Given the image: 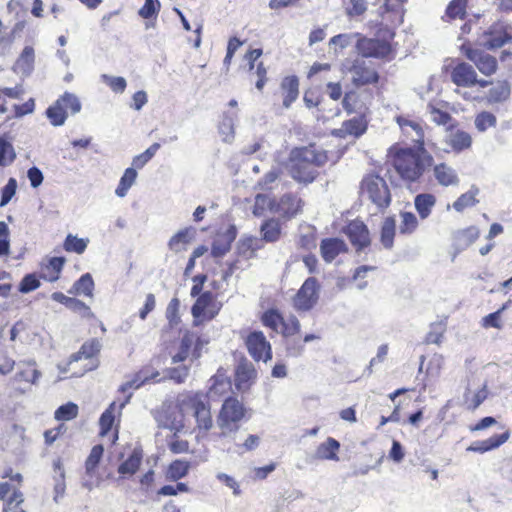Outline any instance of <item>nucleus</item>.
Wrapping results in <instances>:
<instances>
[{
  "label": "nucleus",
  "instance_id": "1",
  "mask_svg": "<svg viewBox=\"0 0 512 512\" xmlns=\"http://www.w3.org/2000/svg\"><path fill=\"white\" fill-rule=\"evenodd\" d=\"M387 157L397 175L406 183L418 182L434 163L433 156L425 148L423 151L416 147H402L398 143L388 149Z\"/></svg>",
  "mask_w": 512,
  "mask_h": 512
},
{
  "label": "nucleus",
  "instance_id": "2",
  "mask_svg": "<svg viewBox=\"0 0 512 512\" xmlns=\"http://www.w3.org/2000/svg\"><path fill=\"white\" fill-rule=\"evenodd\" d=\"M329 161L328 152L315 143L293 147L287 165L290 176L301 184H310L319 176V169Z\"/></svg>",
  "mask_w": 512,
  "mask_h": 512
},
{
  "label": "nucleus",
  "instance_id": "3",
  "mask_svg": "<svg viewBox=\"0 0 512 512\" xmlns=\"http://www.w3.org/2000/svg\"><path fill=\"white\" fill-rule=\"evenodd\" d=\"M177 407L182 413L190 414L195 421L193 432L197 441L205 440L214 427L211 411V401L208 393L198 391H185L177 399Z\"/></svg>",
  "mask_w": 512,
  "mask_h": 512
},
{
  "label": "nucleus",
  "instance_id": "4",
  "mask_svg": "<svg viewBox=\"0 0 512 512\" xmlns=\"http://www.w3.org/2000/svg\"><path fill=\"white\" fill-rule=\"evenodd\" d=\"M2 477L9 478V481L0 482V500L3 502L2 512H27L25 496L21 490L22 474L13 473L12 468H8Z\"/></svg>",
  "mask_w": 512,
  "mask_h": 512
},
{
  "label": "nucleus",
  "instance_id": "5",
  "mask_svg": "<svg viewBox=\"0 0 512 512\" xmlns=\"http://www.w3.org/2000/svg\"><path fill=\"white\" fill-rule=\"evenodd\" d=\"M387 39L368 38L360 33H355L356 49L363 58H375L382 61H391L395 58L396 49L392 46L390 40L395 36V32L386 29Z\"/></svg>",
  "mask_w": 512,
  "mask_h": 512
},
{
  "label": "nucleus",
  "instance_id": "6",
  "mask_svg": "<svg viewBox=\"0 0 512 512\" xmlns=\"http://www.w3.org/2000/svg\"><path fill=\"white\" fill-rule=\"evenodd\" d=\"M249 418L248 410L236 397H227L218 412L217 424L225 435L227 432H236L243 420Z\"/></svg>",
  "mask_w": 512,
  "mask_h": 512
},
{
  "label": "nucleus",
  "instance_id": "7",
  "mask_svg": "<svg viewBox=\"0 0 512 512\" xmlns=\"http://www.w3.org/2000/svg\"><path fill=\"white\" fill-rule=\"evenodd\" d=\"M130 398L131 393L119 404L113 401L99 418V437L106 438L110 446L115 445L119 439L122 410L130 401Z\"/></svg>",
  "mask_w": 512,
  "mask_h": 512
},
{
  "label": "nucleus",
  "instance_id": "8",
  "mask_svg": "<svg viewBox=\"0 0 512 512\" xmlns=\"http://www.w3.org/2000/svg\"><path fill=\"white\" fill-rule=\"evenodd\" d=\"M101 347L102 345L97 338L85 341L81 345L80 349L69 357L68 365L72 367L77 365L79 362H82L79 366V371L77 372L79 375L95 370L100 364L99 354Z\"/></svg>",
  "mask_w": 512,
  "mask_h": 512
},
{
  "label": "nucleus",
  "instance_id": "9",
  "mask_svg": "<svg viewBox=\"0 0 512 512\" xmlns=\"http://www.w3.org/2000/svg\"><path fill=\"white\" fill-rule=\"evenodd\" d=\"M223 304L217 300V294L204 291L191 308L193 325L200 326L213 320L221 311Z\"/></svg>",
  "mask_w": 512,
  "mask_h": 512
},
{
  "label": "nucleus",
  "instance_id": "10",
  "mask_svg": "<svg viewBox=\"0 0 512 512\" xmlns=\"http://www.w3.org/2000/svg\"><path fill=\"white\" fill-rule=\"evenodd\" d=\"M261 323L275 333H280L284 338L294 336L300 332L301 325L296 316L291 315L287 320L274 308L267 309L260 317Z\"/></svg>",
  "mask_w": 512,
  "mask_h": 512
},
{
  "label": "nucleus",
  "instance_id": "11",
  "mask_svg": "<svg viewBox=\"0 0 512 512\" xmlns=\"http://www.w3.org/2000/svg\"><path fill=\"white\" fill-rule=\"evenodd\" d=\"M362 195L367 196L378 208L385 209L391 203V194L386 181L374 174L365 176L360 184Z\"/></svg>",
  "mask_w": 512,
  "mask_h": 512
},
{
  "label": "nucleus",
  "instance_id": "12",
  "mask_svg": "<svg viewBox=\"0 0 512 512\" xmlns=\"http://www.w3.org/2000/svg\"><path fill=\"white\" fill-rule=\"evenodd\" d=\"M446 72L449 73L451 81L459 87H472L478 85L482 88L491 84L487 80H478L477 73L474 68L458 59H452L451 62L445 67Z\"/></svg>",
  "mask_w": 512,
  "mask_h": 512
},
{
  "label": "nucleus",
  "instance_id": "13",
  "mask_svg": "<svg viewBox=\"0 0 512 512\" xmlns=\"http://www.w3.org/2000/svg\"><path fill=\"white\" fill-rule=\"evenodd\" d=\"M347 70L351 75L352 84L357 88L368 85L376 86L381 78L377 69L365 59H354Z\"/></svg>",
  "mask_w": 512,
  "mask_h": 512
},
{
  "label": "nucleus",
  "instance_id": "14",
  "mask_svg": "<svg viewBox=\"0 0 512 512\" xmlns=\"http://www.w3.org/2000/svg\"><path fill=\"white\" fill-rule=\"evenodd\" d=\"M245 347L254 361L268 362L272 359V347L262 331H251L244 338Z\"/></svg>",
  "mask_w": 512,
  "mask_h": 512
},
{
  "label": "nucleus",
  "instance_id": "15",
  "mask_svg": "<svg viewBox=\"0 0 512 512\" xmlns=\"http://www.w3.org/2000/svg\"><path fill=\"white\" fill-rule=\"evenodd\" d=\"M320 285L315 277L307 278L293 297V307L296 311H309L317 303Z\"/></svg>",
  "mask_w": 512,
  "mask_h": 512
},
{
  "label": "nucleus",
  "instance_id": "16",
  "mask_svg": "<svg viewBox=\"0 0 512 512\" xmlns=\"http://www.w3.org/2000/svg\"><path fill=\"white\" fill-rule=\"evenodd\" d=\"M402 134L413 143L414 147L423 150L425 147L424 122L414 120L409 116L399 115L395 118Z\"/></svg>",
  "mask_w": 512,
  "mask_h": 512
},
{
  "label": "nucleus",
  "instance_id": "17",
  "mask_svg": "<svg viewBox=\"0 0 512 512\" xmlns=\"http://www.w3.org/2000/svg\"><path fill=\"white\" fill-rule=\"evenodd\" d=\"M344 233L357 252L371 245L370 231L360 219L351 220L344 228Z\"/></svg>",
  "mask_w": 512,
  "mask_h": 512
},
{
  "label": "nucleus",
  "instance_id": "18",
  "mask_svg": "<svg viewBox=\"0 0 512 512\" xmlns=\"http://www.w3.org/2000/svg\"><path fill=\"white\" fill-rule=\"evenodd\" d=\"M461 48L466 58L472 61L482 74L490 76L496 72L497 60L494 56L483 51L473 49L466 44H463Z\"/></svg>",
  "mask_w": 512,
  "mask_h": 512
},
{
  "label": "nucleus",
  "instance_id": "19",
  "mask_svg": "<svg viewBox=\"0 0 512 512\" xmlns=\"http://www.w3.org/2000/svg\"><path fill=\"white\" fill-rule=\"evenodd\" d=\"M304 201L295 193H285L276 199L275 214L282 219L290 220L302 212Z\"/></svg>",
  "mask_w": 512,
  "mask_h": 512
},
{
  "label": "nucleus",
  "instance_id": "20",
  "mask_svg": "<svg viewBox=\"0 0 512 512\" xmlns=\"http://www.w3.org/2000/svg\"><path fill=\"white\" fill-rule=\"evenodd\" d=\"M485 45L490 48H500L507 43H512V25L496 22L492 24L486 33Z\"/></svg>",
  "mask_w": 512,
  "mask_h": 512
},
{
  "label": "nucleus",
  "instance_id": "21",
  "mask_svg": "<svg viewBox=\"0 0 512 512\" xmlns=\"http://www.w3.org/2000/svg\"><path fill=\"white\" fill-rule=\"evenodd\" d=\"M282 106L285 109L291 107V105L298 99L300 93V80L296 75L284 76L279 84L278 91Z\"/></svg>",
  "mask_w": 512,
  "mask_h": 512
},
{
  "label": "nucleus",
  "instance_id": "22",
  "mask_svg": "<svg viewBox=\"0 0 512 512\" xmlns=\"http://www.w3.org/2000/svg\"><path fill=\"white\" fill-rule=\"evenodd\" d=\"M406 1L407 0H384L379 8L380 16L393 26L401 25L404 21V4Z\"/></svg>",
  "mask_w": 512,
  "mask_h": 512
},
{
  "label": "nucleus",
  "instance_id": "23",
  "mask_svg": "<svg viewBox=\"0 0 512 512\" xmlns=\"http://www.w3.org/2000/svg\"><path fill=\"white\" fill-rule=\"evenodd\" d=\"M510 436V431L505 430L503 433L494 434L485 440L474 441L466 448V451L483 454L495 450L506 443Z\"/></svg>",
  "mask_w": 512,
  "mask_h": 512
},
{
  "label": "nucleus",
  "instance_id": "24",
  "mask_svg": "<svg viewBox=\"0 0 512 512\" xmlns=\"http://www.w3.org/2000/svg\"><path fill=\"white\" fill-rule=\"evenodd\" d=\"M445 143L452 152L459 154L472 147L473 138L469 132L451 127L449 134L445 138Z\"/></svg>",
  "mask_w": 512,
  "mask_h": 512
},
{
  "label": "nucleus",
  "instance_id": "25",
  "mask_svg": "<svg viewBox=\"0 0 512 512\" xmlns=\"http://www.w3.org/2000/svg\"><path fill=\"white\" fill-rule=\"evenodd\" d=\"M348 251L344 240L337 237L324 238L320 242V254L326 263L333 262L340 254Z\"/></svg>",
  "mask_w": 512,
  "mask_h": 512
},
{
  "label": "nucleus",
  "instance_id": "26",
  "mask_svg": "<svg viewBox=\"0 0 512 512\" xmlns=\"http://www.w3.org/2000/svg\"><path fill=\"white\" fill-rule=\"evenodd\" d=\"M236 237L234 227L228 229L225 233H217L211 247V254L215 258L224 256L231 248V244Z\"/></svg>",
  "mask_w": 512,
  "mask_h": 512
},
{
  "label": "nucleus",
  "instance_id": "27",
  "mask_svg": "<svg viewBox=\"0 0 512 512\" xmlns=\"http://www.w3.org/2000/svg\"><path fill=\"white\" fill-rule=\"evenodd\" d=\"M159 375L160 373L158 371H154L149 367H144L135 374L132 380L122 384L119 388V392L126 393L130 389H138L149 381L157 382L159 381Z\"/></svg>",
  "mask_w": 512,
  "mask_h": 512
},
{
  "label": "nucleus",
  "instance_id": "28",
  "mask_svg": "<svg viewBox=\"0 0 512 512\" xmlns=\"http://www.w3.org/2000/svg\"><path fill=\"white\" fill-rule=\"evenodd\" d=\"M433 175L441 186H457L460 182L457 172L448 164L442 162L434 165Z\"/></svg>",
  "mask_w": 512,
  "mask_h": 512
},
{
  "label": "nucleus",
  "instance_id": "29",
  "mask_svg": "<svg viewBox=\"0 0 512 512\" xmlns=\"http://www.w3.org/2000/svg\"><path fill=\"white\" fill-rule=\"evenodd\" d=\"M65 261L64 257L50 258L46 264L42 265L39 278L48 282H56L60 278Z\"/></svg>",
  "mask_w": 512,
  "mask_h": 512
},
{
  "label": "nucleus",
  "instance_id": "30",
  "mask_svg": "<svg viewBox=\"0 0 512 512\" xmlns=\"http://www.w3.org/2000/svg\"><path fill=\"white\" fill-rule=\"evenodd\" d=\"M143 452L141 449H134L131 454L119 465L118 473L126 478L134 475L142 463Z\"/></svg>",
  "mask_w": 512,
  "mask_h": 512
},
{
  "label": "nucleus",
  "instance_id": "31",
  "mask_svg": "<svg viewBox=\"0 0 512 512\" xmlns=\"http://www.w3.org/2000/svg\"><path fill=\"white\" fill-rule=\"evenodd\" d=\"M196 230L187 227L178 231L168 242L170 250L178 253L187 249L188 244L194 239Z\"/></svg>",
  "mask_w": 512,
  "mask_h": 512
},
{
  "label": "nucleus",
  "instance_id": "32",
  "mask_svg": "<svg viewBox=\"0 0 512 512\" xmlns=\"http://www.w3.org/2000/svg\"><path fill=\"white\" fill-rule=\"evenodd\" d=\"M210 381L211 385L209 390L214 395L223 396L232 388L231 379L223 368H219L211 377Z\"/></svg>",
  "mask_w": 512,
  "mask_h": 512
},
{
  "label": "nucleus",
  "instance_id": "33",
  "mask_svg": "<svg viewBox=\"0 0 512 512\" xmlns=\"http://www.w3.org/2000/svg\"><path fill=\"white\" fill-rule=\"evenodd\" d=\"M342 105L344 110L348 113H357V114H367L368 107L366 104L362 101L361 95L354 91H348L345 93Z\"/></svg>",
  "mask_w": 512,
  "mask_h": 512
},
{
  "label": "nucleus",
  "instance_id": "34",
  "mask_svg": "<svg viewBox=\"0 0 512 512\" xmlns=\"http://www.w3.org/2000/svg\"><path fill=\"white\" fill-rule=\"evenodd\" d=\"M396 236V220L393 216L386 217L380 228V243L383 248L391 250Z\"/></svg>",
  "mask_w": 512,
  "mask_h": 512
},
{
  "label": "nucleus",
  "instance_id": "35",
  "mask_svg": "<svg viewBox=\"0 0 512 512\" xmlns=\"http://www.w3.org/2000/svg\"><path fill=\"white\" fill-rule=\"evenodd\" d=\"M340 450V443L332 437H328L324 442L319 444L316 449L315 455L320 460H333L338 461V452Z\"/></svg>",
  "mask_w": 512,
  "mask_h": 512
},
{
  "label": "nucleus",
  "instance_id": "36",
  "mask_svg": "<svg viewBox=\"0 0 512 512\" xmlns=\"http://www.w3.org/2000/svg\"><path fill=\"white\" fill-rule=\"evenodd\" d=\"M367 114H358V116L345 120L342 124L343 131L351 136L359 137L363 135L368 128Z\"/></svg>",
  "mask_w": 512,
  "mask_h": 512
},
{
  "label": "nucleus",
  "instance_id": "37",
  "mask_svg": "<svg viewBox=\"0 0 512 512\" xmlns=\"http://www.w3.org/2000/svg\"><path fill=\"white\" fill-rule=\"evenodd\" d=\"M262 240L269 243L278 241L281 237V223L278 219L269 218L263 221L260 226Z\"/></svg>",
  "mask_w": 512,
  "mask_h": 512
},
{
  "label": "nucleus",
  "instance_id": "38",
  "mask_svg": "<svg viewBox=\"0 0 512 512\" xmlns=\"http://www.w3.org/2000/svg\"><path fill=\"white\" fill-rule=\"evenodd\" d=\"M436 197L431 193H421L414 198L415 209L421 219H426L436 204Z\"/></svg>",
  "mask_w": 512,
  "mask_h": 512
},
{
  "label": "nucleus",
  "instance_id": "39",
  "mask_svg": "<svg viewBox=\"0 0 512 512\" xmlns=\"http://www.w3.org/2000/svg\"><path fill=\"white\" fill-rule=\"evenodd\" d=\"M104 454V447L102 444L94 445L85 460V473L89 477H94L97 474L99 464Z\"/></svg>",
  "mask_w": 512,
  "mask_h": 512
},
{
  "label": "nucleus",
  "instance_id": "40",
  "mask_svg": "<svg viewBox=\"0 0 512 512\" xmlns=\"http://www.w3.org/2000/svg\"><path fill=\"white\" fill-rule=\"evenodd\" d=\"M276 198L266 194H257L254 198L253 214L256 217L264 216L267 212L275 214Z\"/></svg>",
  "mask_w": 512,
  "mask_h": 512
},
{
  "label": "nucleus",
  "instance_id": "41",
  "mask_svg": "<svg viewBox=\"0 0 512 512\" xmlns=\"http://www.w3.org/2000/svg\"><path fill=\"white\" fill-rule=\"evenodd\" d=\"M94 281L90 273L83 274L78 280H76L69 290L70 294L83 295L86 297H93Z\"/></svg>",
  "mask_w": 512,
  "mask_h": 512
},
{
  "label": "nucleus",
  "instance_id": "42",
  "mask_svg": "<svg viewBox=\"0 0 512 512\" xmlns=\"http://www.w3.org/2000/svg\"><path fill=\"white\" fill-rule=\"evenodd\" d=\"M171 430H175L174 435L168 442V448L173 454H182L189 452L190 444L187 440L180 439L177 436V432L181 431L184 428V424L182 421H179L177 424H172L169 426Z\"/></svg>",
  "mask_w": 512,
  "mask_h": 512
},
{
  "label": "nucleus",
  "instance_id": "43",
  "mask_svg": "<svg viewBox=\"0 0 512 512\" xmlns=\"http://www.w3.org/2000/svg\"><path fill=\"white\" fill-rule=\"evenodd\" d=\"M196 336L190 331H186L180 341L178 352L172 356L173 363H179L185 361L191 351V347L194 344Z\"/></svg>",
  "mask_w": 512,
  "mask_h": 512
},
{
  "label": "nucleus",
  "instance_id": "44",
  "mask_svg": "<svg viewBox=\"0 0 512 512\" xmlns=\"http://www.w3.org/2000/svg\"><path fill=\"white\" fill-rule=\"evenodd\" d=\"M40 372L37 370L34 362L25 363L13 377L15 382H26L34 384L38 380Z\"/></svg>",
  "mask_w": 512,
  "mask_h": 512
},
{
  "label": "nucleus",
  "instance_id": "45",
  "mask_svg": "<svg viewBox=\"0 0 512 512\" xmlns=\"http://www.w3.org/2000/svg\"><path fill=\"white\" fill-rule=\"evenodd\" d=\"M46 116L53 126H61L67 119V112L59 98L46 110Z\"/></svg>",
  "mask_w": 512,
  "mask_h": 512
},
{
  "label": "nucleus",
  "instance_id": "46",
  "mask_svg": "<svg viewBox=\"0 0 512 512\" xmlns=\"http://www.w3.org/2000/svg\"><path fill=\"white\" fill-rule=\"evenodd\" d=\"M136 178H137L136 169L133 167L127 168L124 171V173L119 181V184L115 190V194L121 198L125 197L129 191V189L135 183Z\"/></svg>",
  "mask_w": 512,
  "mask_h": 512
},
{
  "label": "nucleus",
  "instance_id": "47",
  "mask_svg": "<svg viewBox=\"0 0 512 512\" xmlns=\"http://www.w3.org/2000/svg\"><path fill=\"white\" fill-rule=\"evenodd\" d=\"M256 377V371L252 366L240 365L236 369L235 381L236 386L241 389L247 387Z\"/></svg>",
  "mask_w": 512,
  "mask_h": 512
},
{
  "label": "nucleus",
  "instance_id": "48",
  "mask_svg": "<svg viewBox=\"0 0 512 512\" xmlns=\"http://www.w3.org/2000/svg\"><path fill=\"white\" fill-rule=\"evenodd\" d=\"M190 469V463L184 460H174L172 461L167 469V478L173 481H178L179 479L185 477Z\"/></svg>",
  "mask_w": 512,
  "mask_h": 512
},
{
  "label": "nucleus",
  "instance_id": "49",
  "mask_svg": "<svg viewBox=\"0 0 512 512\" xmlns=\"http://www.w3.org/2000/svg\"><path fill=\"white\" fill-rule=\"evenodd\" d=\"M400 218L399 233L401 235H411L417 230L419 222L414 213L400 212Z\"/></svg>",
  "mask_w": 512,
  "mask_h": 512
},
{
  "label": "nucleus",
  "instance_id": "50",
  "mask_svg": "<svg viewBox=\"0 0 512 512\" xmlns=\"http://www.w3.org/2000/svg\"><path fill=\"white\" fill-rule=\"evenodd\" d=\"M88 243V239L78 238L75 235L68 234L64 240L63 249L66 252L82 254L86 250Z\"/></svg>",
  "mask_w": 512,
  "mask_h": 512
},
{
  "label": "nucleus",
  "instance_id": "51",
  "mask_svg": "<svg viewBox=\"0 0 512 512\" xmlns=\"http://www.w3.org/2000/svg\"><path fill=\"white\" fill-rule=\"evenodd\" d=\"M474 124L478 132H485L497 125V118L489 111H481L476 114Z\"/></svg>",
  "mask_w": 512,
  "mask_h": 512
},
{
  "label": "nucleus",
  "instance_id": "52",
  "mask_svg": "<svg viewBox=\"0 0 512 512\" xmlns=\"http://www.w3.org/2000/svg\"><path fill=\"white\" fill-rule=\"evenodd\" d=\"M467 0H451L448 4L445 17L449 20L464 19L466 17Z\"/></svg>",
  "mask_w": 512,
  "mask_h": 512
},
{
  "label": "nucleus",
  "instance_id": "53",
  "mask_svg": "<svg viewBox=\"0 0 512 512\" xmlns=\"http://www.w3.org/2000/svg\"><path fill=\"white\" fill-rule=\"evenodd\" d=\"M16 153L13 145L4 137H0V167L9 166L14 162Z\"/></svg>",
  "mask_w": 512,
  "mask_h": 512
},
{
  "label": "nucleus",
  "instance_id": "54",
  "mask_svg": "<svg viewBox=\"0 0 512 512\" xmlns=\"http://www.w3.org/2000/svg\"><path fill=\"white\" fill-rule=\"evenodd\" d=\"M79 414V407L73 402H68L59 406L55 413L54 418L58 421H69L75 419Z\"/></svg>",
  "mask_w": 512,
  "mask_h": 512
},
{
  "label": "nucleus",
  "instance_id": "55",
  "mask_svg": "<svg viewBox=\"0 0 512 512\" xmlns=\"http://www.w3.org/2000/svg\"><path fill=\"white\" fill-rule=\"evenodd\" d=\"M282 174L283 172L280 167H273L258 180L257 187L261 190H272L273 184L281 177Z\"/></svg>",
  "mask_w": 512,
  "mask_h": 512
},
{
  "label": "nucleus",
  "instance_id": "56",
  "mask_svg": "<svg viewBox=\"0 0 512 512\" xmlns=\"http://www.w3.org/2000/svg\"><path fill=\"white\" fill-rule=\"evenodd\" d=\"M478 203L476 192L470 190L461 194L453 203V208L457 212H462L466 208L473 207Z\"/></svg>",
  "mask_w": 512,
  "mask_h": 512
},
{
  "label": "nucleus",
  "instance_id": "57",
  "mask_svg": "<svg viewBox=\"0 0 512 512\" xmlns=\"http://www.w3.org/2000/svg\"><path fill=\"white\" fill-rule=\"evenodd\" d=\"M345 12L348 16H360L367 10L366 0H342Z\"/></svg>",
  "mask_w": 512,
  "mask_h": 512
},
{
  "label": "nucleus",
  "instance_id": "58",
  "mask_svg": "<svg viewBox=\"0 0 512 512\" xmlns=\"http://www.w3.org/2000/svg\"><path fill=\"white\" fill-rule=\"evenodd\" d=\"M253 76L256 77L255 87L258 91H263L265 85L268 82V68L263 61H259L253 71H250Z\"/></svg>",
  "mask_w": 512,
  "mask_h": 512
},
{
  "label": "nucleus",
  "instance_id": "59",
  "mask_svg": "<svg viewBox=\"0 0 512 512\" xmlns=\"http://www.w3.org/2000/svg\"><path fill=\"white\" fill-rule=\"evenodd\" d=\"M487 396L488 392L486 387L481 388L471 397L465 394L464 403L466 408L470 411L476 410L487 399Z\"/></svg>",
  "mask_w": 512,
  "mask_h": 512
},
{
  "label": "nucleus",
  "instance_id": "60",
  "mask_svg": "<svg viewBox=\"0 0 512 512\" xmlns=\"http://www.w3.org/2000/svg\"><path fill=\"white\" fill-rule=\"evenodd\" d=\"M34 60V49L31 46H26L17 59L16 65L24 71H30L33 68Z\"/></svg>",
  "mask_w": 512,
  "mask_h": 512
},
{
  "label": "nucleus",
  "instance_id": "61",
  "mask_svg": "<svg viewBox=\"0 0 512 512\" xmlns=\"http://www.w3.org/2000/svg\"><path fill=\"white\" fill-rule=\"evenodd\" d=\"M297 247L300 250L312 252L317 247V234L314 231H310L305 234H301L297 240Z\"/></svg>",
  "mask_w": 512,
  "mask_h": 512
},
{
  "label": "nucleus",
  "instance_id": "62",
  "mask_svg": "<svg viewBox=\"0 0 512 512\" xmlns=\"http://www.w3.org/2000/svg\"><path fill=\"white\" fill-rule=\"evenodd\" d=\"M179 307L180 301L178 298L171 299L167 305L165 316L171 327H175L180 323Z\"/></svg>",
  "mask_w": 512,
  "mask_h": 512
},
{
  "label": "nucleus",
  "instance_id": "63",
  "mask_svg": "<svg viewBox=\"0 0 512 512\" xmlns=\"http://www.w3.org/2000/svg\"><path fill=\"white\" fill-rule=\"evenodd\" d=\"M159 0H145L144 5L139 9L138 14L143 19L156 18L160 12Z\"/></svg>",
  "mask_w": 512,
  "mask_h": 512
},
{
  "label": "nucleus",
  "instance_id": "64",
  "mask_svg": "<svg viewBox=\"0 0 512 512\" xmlns=\"http://www.w3.org/2000/svg\"><path fill=\"white\" fill-rule=\"evenodd\" d=\"M427 109L432 121L437 125H447L452 120V116L447 111L437 108L432 103L428 104Z\"/></svg>",
  "mask_w": 512,
  "mask_h": 512
}]
</instances>
